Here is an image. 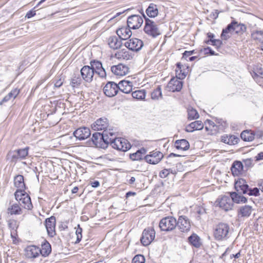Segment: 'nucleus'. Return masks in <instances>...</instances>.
I'll return each mask as SVG.
<instances>
[{"label": "nucleus", "instance_id": "nucleus-1", "mask_svg": "<svg viewBox=\"0 0 263 263\" xmlns=\"http://www.w3.org/2000/svg\"><path fill=\"white\" fill-rule=\"evenodd\" d=\"M230 226L226 222H220L216 224L214 228L213 236L218 241L227 240L229 237Z\"/></svg>", "mask_w": 263, "mask_h": 263}, {"label": "nucleus", "instance_id": "nucleus-2", "mask_svg": "<svg viewBox=\"0 0 263 263\" xmlns=\"http://www.w3.org/2000/svg\"><path fill=\"white\" fill-rule=\"evenodd\" d=\"M110 138L108 137V131H103L102 133L92 134L91 141L96 147L105 149L108 147Z\"/></svg>", "mask_w": 263, "mask_h": 263}, {"label": "nucleus", "instance_id": "nucleus-3", "mask_svg": "<svg viewBox=\"0 0 263 263\" xmlns=\"http://www.w3.org/2000/svg\"><path fill=\"white\" fill-rule=\"evenodd\" d=\"M144 19L145 23L143 28L144 32L152 38H156L161 33L158 25L153 20L147 17L144 13L142 14Z\"/></svg>", "mask_w": 263, "mask_h": 263}, {"label": "nucleus", "instance_id": "nucleus-4", "mask_svg": "<svg viewBox=\"0 0 263 263\" xmlns=\"http://www.w3.org/2000/svg\"><path fill=\"white\" fill-rule=\"evenodd\" d=\"M109 144L113 148L122 152H126L131 148L130 143L123 138H111Z\"/></svg>", "mask_w": 263, "mask_h": 263}, {"label": "nucleus", "instance_id": "nucleus-5", "mask_svg": "<svg viewBox=\"0 0 263 263\" xmlns=\"http://www.w3.org/2000/svg\"><path fill=\"white\" fill-rule=\"evenodd\" d=\"M177 220L173 216L163 218L159 222V227L162 231L170 232L177 227Z\"/></svg>", "mask_w": 263, "mask_h": 263}, {"label": "nucleus", "instance_id": "nucleus-6", "mask_svg": "<svg viewBox=\"0 0 263 263\" xmlns=\"http://www.w3.org/2000/svg\"><path fill=\"white\" fill-rule=\"evenodd\" d=\"M215 203L217 205H218L221 209L225 211H228L232 210L234 204L231 197L226 195L218 198Z\"/></svg>", "mask_w": 263, "mask_h": 263}, {"label": "nucleus", "instance_id": "nucleus-7", "mask_svg": "<svg viewBox=\"0 0 263 263\" xmlns=\"http://www.w3.org/2000/svg\"><path fill=\"white\" fill-rule=\"evenodd\" d=\"M155 237V231L153 228L145 229L143 231L140 241L144 246H147L153 241Z\"/></svg>", "mask_w": 263, "mask_h": 263}, {"label": "nucleus", "instance_id": "nucleus-8", "mask_svg": "<svg viewBox=\"0 0 263 263\" xmlns=\"http://www.w3.org/2000/svg\"><path fill=\"white\" fill-rule=\"evenodd\" d=\"M177 227L181 232L187 233L191 229L190 220L186 216H180L177 220Z\"/></svg>", "mask_w": 263, "mask_h": 263}, {"label": "nucleus", "instance_id": "nucleus-9", "mask_svg": "<svg viewBox=\"0 0 263 263\" xmlns=\"http://www.w3.org/2000/svg\"><path fill=\"white\" fill-rule=\"evenodd\" d=\"M119 88L118 84L112 81L108 82L103 88L104 94L108 97H112L116 96L118 91Z\"/></svg>", "mask_w": 263, "mask_h": 263}, {"label": "nucleus", "instance_id": "nucleus-10", "mask_svg": "<svg viewBox=\"0 0 263 263\" xmlns=\"http://www.w3.org/2000/svg\"><path fill=\"white\" fill-rule=\"evenodd\" d=\"M90 65L94 71V73H97L101 78H106V70L103 68L102 64L100 61L96 60H91L90 62Z\"/></svg>", "mask_w": 263, "mask_h": 263}, {"label": "nucleus", "instance_id": "nucleus-11", "mask_svg": "<svg viewBox=\"0 0 263 263\" xmlns=\"http://www.w3.org/2000/svg\"><path fill=\"white\" fill-rule=\"evenodd\" d=\"M143 23V18L139 15H132L129 16L127 20V26L133 29L139 28Z\"/></svg>", "mask_w": 263, "mask_h": 263}, {"label": "nucleus", "instance_id": "nucleus-12", "mask_svg": "<svg viewBox=\"0 0 263 263\" xmlns=\"http://www.w3.org/2000/svg\"><path fill=\"white\" fill-rule=\"evenodd\" d=\"M180 79V77L172 78L166 86V89L172 92L180 91L183 86V82L179 80Z\"/></svg>", "mask_w": 263, "mask_h": 263}, {"label": "nucleus", "instance_id": "nucleus-13", "mask_svg": "<svg viewBox=\"0 0 263 263\" xmlns=\"http://www.w3.org/2000/svg\"><path fill=\"white\" fill-rule=\"evenodd\" d=\"M125 46L132 51H138L143 46L142 41L137 38H132L124 43Z\"/></svg>", "mask_w": 263, "mask_h": 263}, {"label": "nucleus", "instance_id": "nucleus-14", "mask_svg": "<svg viewBox=\"0 0 263 263\" xmlns=\"http://www.w3.org/2000/svg\"><path fill=\"white\" fill-rule=\"evenodd\" d=\"M163 157V155L160 152L153 151L151 152L150 154L145 156L144 160L149 164H156L161 161Z\"/></svg>", "mask_w": 263, "mask_h": 263}, {"label": "nucleus", "instance_id": "nucleus-15", "mask_svg": "<svg viewBox=\"0 0 263 263\" xmlns=\"http://www.w3.org/2000/svg\"><path fill=\"white\" fill-rule=\"evenodd\" d=\"M81 76L86 82L90 83L93 80L94 71L90 66H84L80 70Z\"/></svg>", "mask_w": 263, "mask_h": 263}, {"label": "nucleus", "instance_id": "nucleus-16", "mask_svg": "<svg viewBox=\"0 0 263 263\" xmlns=\"http://www.w3.org/2000/svg\"><path fill=\"white\" fill-rule=\"evenodd\" d=\"M55 224L56 219L55 217L53 216H51L49 218H46L45 221V227L48 234L50 237H52L56 234L55 231Z\"/></svg>", "mask_w": 263, "mask_h": 263}, {"label": "nucleus", "instance_id": "nucleus-17", "mask_svg": "<svg viewBox=\"0 0 263 263\" xmlns=\"http://www.w3.org/2000/svg\"><path fill=\"white\" fill-rule=\"evenodd\" d=\"M111 72L116 76H124L129 72V68L126 65L119 64L111 67Z\"/></svg>", "mask_w": 263, "mask_h": 263}, {"label": "nucleus", "instance_id": "nucleus-18", "mask_svg": "<svg viewBox=\"0 0 263 263\" xmlns=\"http://www.w3.org/2000/svg\"><path fill=\"white\" fill-rule=\"evenodd\" d=\"M73 136L80 140H83L88 138L90 135V130L87 127H81L77 129L73 133Z\"/></svg>", "mask_w": 263, "mask_h": 263}, {"label": "nucleus", "instance_id": "nucleus-19", "mask_svg": "<svg viewBox=\"0 0 263 263\" xmlns=\"http://www.w3.org/2000/svg\"><path fill=\"white\" fill-rule=\"evenodd\" d=\"M108 126V121L106 118H100L91 124V128L94 130L107 131L106 129Z\"/></svg>", "mask_w": 263, "mask_h": 263}, {"label": "nucleus", "instance_id": "nucleus-20", "mask_svg": "<svg viewBox=\"0 0 263 263\" xmlns=\"http://www.w3.org/2000/svg\"><path fill=\"white\" fill-rule=\"evenodd\" d=\"M234 187L237 192L243 194H246L249 189V186L246 180L242 178H239L235 181Z\"/></svg>", "mask_w": 263, "mask_h": 263}, {"label": "nucleus", "instance_id": "nucleus-21", "mask_svg": "<svg viewBox=\"0 0 263 263\" xmlns=\"http://www.w3.org/2000/svg\"><path fill=\"white\" fill-rule=\"evenodd\" d=\"M237 21L233 20L227 27L223 29L221 34V38L223 40H227L230 38L231 36L228 35L229 33H231L232 31H235V25H236Z\"/></svg>", "mask_w": 263, "mask_h": 263}, {"label": "nucleus", "instance_id": "nucleus-22", "mask_svg": "<svg viewBox=\"0 0 263 263\" xmlns=\"http://www.w3.org/2000/svg\"><path fill=\"white\" fill-rule=\"evenodd\" d=\"M25 256L28 258H34L39 255L40 248L35 246H30L26 248Z\"/></svg>", "mask_w": 263, "mask_h": 263}, {"label": "nucleus", "instance_id": "nucleus-23", "mask_svg": "<svg viewBox=\"0 0 263 263\" xmlns=\"http://www.w3.org/2000/svg\"><path fill=\"white\" fill-rule=\"evenodd\" d=\"M128 26L123 27L117 30L116 33L119 37L122 40H126L129 39L132 35V32Z\"/></svg>", "mask_w": 263, "mask_h": 263}, {"label": "nucleus", "instance_id": "nucleus-24", "mask_svg": "<svg viewBox=\"0 0 263 263\" xmlns=\"http://www.w3.org/2000/svg\"><path fill=\"white\" fill-rule=\"evenodd\" d=\"M243 165L242 162L238 160L234 161L231 167L232 174L234 176H238L242 174Z\"/></svg>", "mask_w": 263, "mask_h": 263}, {"label": "nucleus", "instance_id": "nucleus-25", "mask_svg": "<svg viewBox=\"0 0 263 263\" xmlns=\"http://www.w3.org/2000/svg\"><path fill=\"white\" fill-rule=\"evenodd\" d=\"M119 87V90L123 93H129L132 91L133 83L128 80H122L120 81L118 84Z\"/></svg>", "mask_w": 263, "mask_h": 263}, {"label": "nucleus", "instance_id": "nucleus-26", "mask_svg": "<svg viewBox=\"0 0 263 263\" xmlns=\"http://www.w3.org/2000/svg\"><path fill=\"white\" fill-rule=\"evenodd\" d=\"M108 44L109 47L113 49H119L122 45V40L115 35L111 36L108 38Z\"/></svg>", "mask_w": 263, "mask_h": 263}, {"label": "nucleus", "instance_id": "nucleus-27", "mask_svg": "<svg viewBox=\"0 0 263 263\" xmlns=\"http://www.w3.org/2000/svg\"><path fill=\"white\" fill-rule=\"evenodd\" d=\"M203 123L199 120L195 121L187 125L185 128V131L188 133H192L195 130H199L203 128Z\"/></svg>", "mask_w": 263, "mask_h": 263}, {"label": "nucleus", "instance_id": "nucleus-28", "mask_svg": "<svg viewBox=\"0 0 263 263\" xmlns=\"http://www.w3.org/2000/svg\"><path fill=\"white\" fill-rule=\"evenodd\" d=\"M23 194L24 197L21 198L20 199L21 205H22L24 209L26 210H32V209L33 208V205L32 204L30 196L27 193Z\"/></svg>", "mask_w": 263, "mask_h": 263}, {"label": "nucleus", "instance_id": "nucleus-29", "mask_svg": "<svg viewBox=\"0 0 263 263\" xmlns=\"http://www.w3.org/2000/svg\"><path fill=\"white\" fill-rule=\"evenodd\" d=\"M221 140L227 144L235 145L238 143L239 138L235 135H225L221 136Z\"/></svg>", "mask_w": 263, "mask_h": 263}, {"label": "nucleus", "instance_id": "nucleus-30", "mask_svg": "<svg viewBox=\"0 0 263 263\" xmlns=\"http://www.w3.org/2000/svg\"><path fill=\"white\" fill-rule=\"evenodd\" d=\"M252 211V207L250 205H246L241 206L238 210V216L241 217H249Z\"/></svg>", "mask_w": 263, "mask_h": 263}, {"label": "nucleus", "instance_id": "nucleus-31", "mask_svg": "<svg viewBox=\"0 0 263 263\" xmlns=\"http://www.w3.org/2000/svg\"><path fill=\"white\" fill-rule=\"evenodd\" d=\"M174 147L177 149L187 151L190 148V143L184 139L177 140L175 142Z\"/></svg>", "mask_w": 263, "mask_h": 263}, {"label": "nucleus", "instance_id": "nucleus-32", "mask_svg": "<svg viewBox=\"0 0 263 263\" xmlns=\"http://www.w3.org/2000/svg\"><path fill=\"white\" fill-rule=\"evenodd\" d=\"M14 184L17 190H25L26 185L24 183V176L21 175L16 176L14 178Z\"/></svg>", "mask_w": 263, "mask_h": 263}, {"label": "nucleus", "instance_id": "nucleus-33", "mask_svg": "<svg viewBox=\"0 0 263 263\" xmlns=\"http://www.w3.org/2000/svg\"><path fill=\"white\" fill-rule=\"evenodd\" d=\"M51 252L50 244L46 240L42 243L41 249H40V253L42 256L46 257L48 256Z\"/></svg>", "mask_w": 263, "mask_h": 263}, {"label": "nucleus", "instance_id": "nucleus-34", "mask_svg": "<svg viewBox=\"0 0 263 263\" xmlns=\"http://www.w3.org/2000/svg\"><path fill=\"white\" fill-rule=\"evenodd\" d=\"M146 13L149 17H155L158 14V6L153 3L150 4L146 10Z\"/></svg>", "mask_w": 263, "mask_h": 263}, {"label": "nucleus", "instance_id": "nucleus-35", "mask_svg": "<svg viewBox=\"0 0 263 263\" xmlns=\"http://www.w3.org/2000/svg\"><path fill=\"white\" fill-rule=\"evenodd\" d=\"M146 153V149L142 147L138 149L136 152L130 154L129 158L133 161H140L142 160L143 155H144Z\"/></svg>", "mask_w": 263, "mask_h": 263}, {"label": "nucleus", "instance_id": "nucleus-36", "mask_svg": "<svg viewBox=\"0 0 263 263\" xmlns=\"http://www.w3.org/2000/svg\"><path fill=\"white\" fill-rule=\"evenodd\" d=\"M7 213L11 215H21L23 213V210L18 204L15 203L8 208Z\"/></svg>", "mask_w": 263, "mask_h": 263}, {"label": "nucleus", "instance_id": "nucleus-37", "mask_svg": "<svg viewBox=\"0 0 263 263\" xmlns=\"http://www.w3.org/2000/svg\"><path fill=\"white\" fill-rule=\"evenodd\" d=\"M255 134L251 130H243L240 134V137L245 141H252L254 139Z\"/></svg>", "mask_w": 263, "mask_h": 263}, {"label": "nucleus", "instance_id": "nucleus-38", "mask_svg": "<svg viewBox=\"0 0 263 263\" xmlns=\"http://www.w3.org/2000/svg\"><path fill=\"white\" fill-rule=\"evenodd\" d=\"M189 243L195 248H199L201 246L199 237L196 234L193 233L188 237Z\"/></svg>", "mask_w": 263, "mask_h": 263}, {"label": "nucleus", "instance_id": "nucleus-39", "mask_svg": "<svg viewBox=\"0 0 263 263\" xmlns=\"http://www.w3.org/2000/svg\"><path fill=\"white\" fill-rule=\"evenodd\" d=\"M132 97L137 100H143L146 96V91L144 89L136 90L132 92Z\"/></svg>", "mask_w": 263, "mask_h": 263}, {"label": "nucleus", "instance_id": "nucleus-40", "mask_svg": "<svg viewBox=\"0 0 263 263\" xmlns=\"http://www.w3.org/2000/svg\"><path fill=\"white\" fill-rule=\"evenodd\" d=\"M82 83V79L80 77L79 75L74 74L71 79L70 85L74 88L78 87Z\"/></svg>", "mask_w": 263, "mask_h": 263}, {"label": "nucleus", "instance_id": "nucleus-41", "mask_svg": "<svg viewBox=\"0 0 263 263\" xmlns=\"http://www.w3.org/2000/svg\"><path fill=\"white\" fill-rule=\"evenodd\" d=\"M116 57L118 59H123L125 60H128L130 58L128 52L126 49H122L120 51H118L115 54Z\"/></svg>", "mask_w": 263, "mask_h": 263}, {"label": "nucleus", "instance_id": "nucleus-42", "mask_svg": "<svg viewBox=\"0 0 263 263\" xmlns=\"http://www.w3.org/2000/svg\"><path fill=\"white\" fill-rule=\"evenodd\" d=\"M235 33L237 34H242L247 30L246 26L242 23H238L237 21L236 25H235Z\"/></svg>", "mask_w": 263, "mask_h": 263}, {"label": "nucleus", "instance_id": "nucleus-43", "mask_svg": "<svg viewBox=\"0 0 263 263\" xmlns=\"http://www.w3.org/2000/svg\"><path fill=\"white\" fill-rule=\"evenodd\" d=\"M16 151L10 152L7 156V159L9 160L11 162L15 163L18 159H20Z\"/></svg>", "mask_w": 263, "mask_h": 263}, {"label": "nucleus", "instance_id": "nucleus-44", "mask_svg": "<svg viewBox=\"0 0 263 263\" xmlns=\"http://www.w3.org/2000/svg\"><path fill=\"white\" fill-rule=\"evenodd\" d=\"M215 121L218 126L219 129L223 130L228 126L227 121L223 120L222 119L216 118Z\"/></svg>", "mask_w": 263, "mask_h": 263}, {"label": "nucleus", "instance_id": "nucleus-45", "mask_svg": "<svg viewBox=\"0 0 263 263\" xmlns=\"http://www.w3.org/2000/svg\"><path fill=\"white\" fill-rule=\"evenodd\" d=\"M188 119L192 120L197 119L199 115L197 110L193 108L188 109Z\"/></svg>", "mask_w": 263, "mask_h": 263}, {"label": "nucleus", "instance_id": "nucleus-46", "mask_svg": "<svg viewBox=\"0 0 263 263\" xmlns=\"http://www.w3.org/2000/svg\"><path fill=\"white\" fill-rule=\"evenodd\" d=\"M195 212L198 215V217L200 219L201 216H205L206 211L205 208L203 206H197L195 208Z\"/></svg>", "mask_w": 263, "mask_h": 263}, {"label": "nucleus", "instance_id": "nucleus-47", "mask_svg": "<svg viewBox=\"0 0 263 263\" xmlns=\"http://www.w3.org/2000/svg\"><path fill=\"white\" fill-rule=\"evenodd\" d=\"M28 149H29V147H26L24 148L18 149L16 150V151L18 154L17 156H18L20 159L25 158L26 157L28 154Z\"/></svg>", "mask_w": 263, "mask_h": 263}, {"label": "nucleus", "instance_id": "nucleus-48", "mask_svg": "<svg viewBox=\"0 0 263 263\" xmlns=\"http://www.w3.org/2000/svg\"><path fill=\"white\" fill-rule=\"evenodd\" d=\"M159 97H162L161 89L160 86H158L151 93L152 99H158Z\"/></svg>", "mask_w": 263, "mask_h": 263}, {"label": "nucleus", "instance_id": "nucleus-49", "mask_svg": "<svg viewBox=\"0 0 263 263\" xmlns=\"http://www.w3.org/2000/svg\"><path fill=\"white\" fill-rule=\"evenodd\" d=\"M230 194V197L233 201V203L234 202H235L236 203H239V201L241 199V194H239L238 192H231Z\"/></svg>", "mask_w": 263, "mask_h": 263}, {"label": "nucleus", "instance_id": "nucleus-50", "mask_svg": "<svg viewBox=\"0 0 263 263\" xmlns=\"http://www.w3.org/2000/svg\"><path fill=\"white\" fill-rule=\"evenodd\" d=\"M145 259L143 255H136L133 259L132 263H145Z\"/></svg>", "mask_w": 263, "mask_h": 263}, {"label": "nucleus", "instance_id": "nucleus-51", "mask_svg": "<svg viewBox=\"0 0 263 263\" xmlns=\"http://www.w3.org/2000/svg\"><path fill=\"white\" fill-rule=\"evenodd\" d=\"M82 229L80 227V224L78 225V228L76 231V234L77 235V240L76 243H79L81 240L82 238Z\"/></svg>", "mask_w": 263, "mask_h": 263}, {"label": "nucleus", "instance_id": "nucleus-52", "mask_svg": "<svg viewBox=\"0 0 263 263\" xmlns=\"http://www.w3.org/2000/svg\"><path fill=\"white\" fill-rule=\"evenodd\" d=\"M203 51L204 54L205 55H218V53H216L214 51H213L212 48L210 47H207L205 48H203L201 50V51Z\"/></svg>", "mask_w": 263, "mask_h": 263}, {"label": "nucleus", "instance_id": "nucleus-53", "mask_svg": "<svg viewBox=\"0 0 263 263\" xmlns=\"http://www.w3.org/2000/svg\"><path fill=\"white\" fill-rule=\"evenodd\" d=\"M249 196H257L259 195V190L257 187L251 189L249 187L247 194Z\"/></svg>", "mask_w": 263, "mask_h": 263}, {"label": "nucleus", "instance_id": "nucleus-54", "mask_svg": "<svg viewBox=\"0 0 263 263\" xmlns=\"http://www.w3.org/2000/svg\"><path fill=\"white\" fill-rule=\"evenodd\" d=\"M8 226L11 230L16 231L18 227V225L16 220L11 219L8 221Z\"/></svg>", "mask_w": 263, "mask_h": 263}, {"label": "nucleus", "instance_id": "nucleus-55", "mask_svg": "<svg viewBox=\"0 0 263 263\" xmlns=\"http://www.w3.org/2000/svg\"><path fill=\"white\" fill-rule=\"evenodd\" d=\"M23 193H25V194L27 193L25 192V190H16V191L14 193V196H15V199L17 201H20V198L24 197Z\"/></svg>", "mask_w": 263, "mask_h": 263}, {"label": "nucleus", "instance_id": "nucleus-56", "mask_svg": "<svg viewBox=\"0 0 263 263\" xmlns=\"http://www.w3.org/2000/svg\"><path fill=\"white\" fill-rule=\"evenodd\" d=\"M20 93V89L17 88H14L12 89L8 95L7 96L10 98V99L13 98L15 99L16 96Z\"/></svg>", "mask_w": 263, "mask_h": 263}, {"label": "nucleus", "instance_id": "nucleus-57", "mask_svg": "<svg viewBox=\"0 0 263 263\" xmlns=\"http://www.w3.org/2000/svg\"><path fill=\"white\" fill-rule=\"evenodd\" d=\"M222 44V41L221 40L214 39L213 40H212L211 45L214 46H215L216 48L217 49L220 48Z\"/></svg>", "mask_w": 263, "mask_h": 263}, {"label": "nucleus", "instance_id": "nucleus-58", "mask_svg": "<svg viewBox=\"0 0 263 263\" xmlns=\"http://www.w3.org/2000/svg\"><path fill=\"white\" fill-rule=\"evenodd\" d=\"M253 160L252 158H248L243 160V162L245 164V167L247 168V169L253 166Z\"/></svg>", "mask_w": 263, "mask_h": 263}, {"label": "nucleus", "instance_id": "nucleus-59", "mask_svg": "<svg viewBox=\"0 0 263 263\" xmlns=\"http://www.w3.org/2000/svg\"><path fill=\"white\" fill-rule=\"evenodd\" d=\"M171 169H164L159 173V177L162 178L166 177L169 174Z\"/></svg>", "mask_w": 263, "mask_h": 263}, {"label": "nucleus", "instance_id": "nucleus-60", "mask_svg": "<svg viewBox=\"0 0 263 263\" xmlns=\"http://www.w3.org/2000/svg\"><path fill=\"white\" fill-rule=\"evenodd\" d=\"M251 35L255 40H258V38L255 35H263V31L255 30L252 33Z\"/></svg>", "mask_w": 263, "mask_h": 263}, {"label": "nucleus", "instance_id": "nucleus-61", "mask_svg": "<svg viewBox=\"0 0 263 263\" xmlns=\"http://www.w3.org/2000/svg\"><path fill=\"white\" fill-rule=\"evenodd\" d=\"M195 53V50L191 51H185L183 53V58L186 59L187 57Z\"/></svg>", "mask_w": 263, "mask_h": 263}, {"label": "nucleus", "instance_id": "nucleus-62", "mask_svg": "<svg viewBox=\"0 0 263 263\" xmlns=\"http://www.w3.org/2000/svg\"><path fill=\"white\" fill-rule=\"evenodd\" d=\"M35 14H36L35 11L31 10L29 11L27 13L25 17L28 18H31L33 16H34V15H35Z\"/></svg>", "mask_w": 263, "mask_h": 263}, {"label": "nucleus", "instance_id": "nucleus-63", "mask_svg": "<svg viewBox=\"0 0 263 263\" xmlns=\"http://www.w3.org/2000/svg\"><path fill=\"white\" fill-rule=\"evenodd\" d=\"M220 130H221L219 129L218 125L216 123V127H212L211 135H216L217 133L219 132Z\"/></svg>", "mask_w": 263, "mask_h": 263}, {"label": "nucleus", "instance_id": "nucleus-64", "mask_svg": "<svg viewBox=\"0 0 263 263\" xmlns=\"http://www.w3.org/2000/svg\"><path fill=\"white\" fill-rule=\"evenodd\" d=\"M255 158L256 161H258L261 160H263V152L258 153V155Z\"/></svg>", "mask_w": 263, "mask_h": 263}]
</instances>
